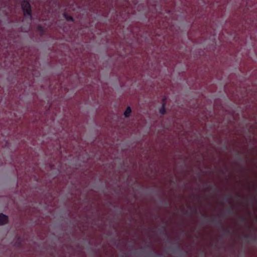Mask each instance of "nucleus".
Listing matches in <instances>:
<instances>
[{
  "label": "nucleus",
  "instance_id": "1",
  "mask_svg": "<svg viewBox=\"0 0 257 257\" xmlns=\"http://www.w3.org/2000/svg\"><path fill=\"white\" fill-rule=\"evenodd\" d=\"M22 11L24 17L29 18L30 20L32 19V9L30 4L28 0H24L21 4Z\"/></svg>",
  "mask_w": 257,
  "mask_h": 257
},
{
  "label": "nucleus",
  "instance_id": "2",
  "mask_svg": "<svg viewBox=\"0 0 257 257\" xmlns=\"http://www.w3.org/2000/svg\"><path fill=\"white\" fill-rule=\"evenodd\" d=\"M8 221V217L7 215L1 213L0 214V225H4L7 223Z\"/></svg>",
  "mask_w": 257,
  "mask_h": 257
},
{
  "label": "nucleus",
  "instance_id": "3",
  "mask_svg": "<svg viewBox=\"0 0 257 257\" xmlns=\"http://www.w3.org/2000/svg\"><path fill=\"white\" fill-rule=\"evenodd\" d=\"M132 112V109L130 106H127L126 110H125L124 112V115L125 117H128L130 116V114Z\"/></svg>",
  "mask_w": 257,
  "mask_h": 257
},
{
  "label": "nucleus",
  "instance_id": "4",
  "mask_svg": "<svg viewBox=\"0 0 257 257\" xmlns=\"http://www.w3.org/2000/svg\"><path fill=\"white\" fill-rule=\"evenodd\" d=\"M63 17L65 18V19L67 21H71V22H73L74 21V19L71 16H69L68 15L67 13H64L63 14Z\"/></svg>",
  "mask_w": 257,
  "mask_h": 257
},
{
  "label": "nucleus",
  "instance_id": "5",
  "mask_svg": "<svg viewBox=\"0 0 257 257\" xmlns=\"http://www.w3.org/2000/svg\"><path fill=\"white\" fill-rule=\"evenodd\" d=\"M159 112L162 114L164 115L166 113V109H165V105L164 103L162 104V107L159 109Z\"/></svg>",
  "mask_w": 257,
  "mask_h": 257
},
{
  "label": "nucleus",
  "instance_id": "6",
  "mask_svg": "<svg viewBox=\"0 0 257 257\" xmlns=\"http://www.w3.org/2000/svg\"><path fill=\"white\" fill-rule=\"evenodd\" d=\"M223 230L226 234H229L230 233V230L228 229L223 228Z\"/></svg>",
  "mask_w": 257,
  "mask_h": 257
},
{
  "label": "nucleus",
  "instance_id": "7",
  "mask_svg": "<svg viewBox=\"0 0 257 257\" xmlns=\"http://www.w3.org/2000/svg\"><path fill=\"white\" fill-rule=\"evenodd\" d=\"M228 213L229 214H233L234 213V209L233 207H231L229 210H228Z\"/></svg>",
  "mask_w": 257,
  "mask_h": 257
},
{
  "label": "nucleus",
  "instance_id": "8",
  "mask_svg": "<svg viewBox=\"0 0 257 257\" xmlns=\"http://www.w3.org/2000/svg\"><path fill=\"white\" fill-rule=\"evenodd\" d=\"M240 220L241 222H244L245 221L246 219H245V218L244 217L241 216L240 217Z\"/></svg>",
  "mask_w": 257,
  "mask_h": 257
},
{
  "label": "nucleus",
  "instance_id": "9",
  "mask_svg": "<svg viewBox=\"0 0 257 257\" xmlns=\"http://www.w3.org/2000/svg\"><path fill=\"white\" fill-rule=\"evenodd\" d=\"M230 199H231V197H230V195H229L228 197H226V199L227 200H230Z\"/></svg>",
  "mask_w": 257,
  "mask_h": 257
},
{
  "label": "nucleus",
  "instance_id": "10",
  "mask_svg": "<svg viewBox=\"0 0 257 257\" xmlns=\"http://www.w3.org/2000/svg\"><path fill=\"white\" fill-rule=\"evenodd\" d=\"M217 224H218V225H219V226H221V223L220 221H217Z\"/></svg>",
  "mask_w": 257,
  "mask_h": 257
},
{
  "label": "nucleus",
  "instance_id": "11",
  "mask_svg": "<svg viewBox=\"0 0 257 257\" xmlns=\"http://www.w3.org/2000/svg\"><path fill=\"white\" fill-rule=\"evenodd\" d=\"M176 248L177 249H180V246L179 245H178Z\"/></svg>",
  "mask_w": 257,
  "mask_h": 257
},
{
  "label": "nucleus",
  "instance_id": "12",
  "mask_svg": "<svg viewBox=\"0 0 257 257\" xmlns=\"http://www.w3.org/2000/svg\"><path fill=\"white\" fill-rule=\"evenodd\" d=\"M194 211L196 212V209H194Z\"/></svg>",
  "mask_w": 257,
  "mask_h": 257
},
{
  "label": "nucleus",
  "instance_id": "13",
  "mask_svg": "<svg viewBox=\"0 0 257 257\" xmlns=\"http://www.w3.org/2000/svg\"><path fill=\"white\" fill-rule=\"evenodd\" d=\"M256 219H257V217H256Z\"/></svg>",
  "mask_w": 257,
  "mask_h": 257
}]
</instances>
